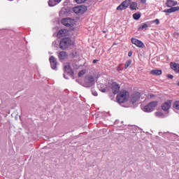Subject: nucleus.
<instances>
[{
  "label": "nucleus",
  "mask_w": 179,
  "mask_h": 179,
  "mask_svg": "<svg viewBox=\"0 0 179 179\" xmlns=\"http://www.w3.org/2000/svg\"><path fill=\"white\" fill-rule=\"evenodd\" d=\"M177 3H178L177 1L174 0H166V6L167 8H171L164 10V13H173L174 12H177L178 10H179V6L173 7V6H176Z\"/></svg>",
  "instance_id": "1"
},
{
  "label": "nucleus",
  "mask_w": 179,
  "mask_h": 179,
  "mask_svg": "<svg viewBox=\"0 0 179 179\" xmlns=\"http://www.w3.org/2000/svg\"><path fill=\"white\" fill-rule=\"evenodd\" d=\"M116 99L117 103H120V104L122 103H125V101H128V99H129V92L126 90H120V93L117 95Z\"/></svg>",
  "instance_id": "2"
},
{
  "label": "nucleus",
  "mask_w": 179,
  "mask_h": 179,
  "mask_svg": "<svg viewBox=\"0 0 179 179\" xmlns=\"http://www.w3.org/2000/svg\"><path fill=\"white\" fill-rule=\"evenodd\" d=\"M159 105V101H154L148 103L147 105L144 106L143 110L145 113H152L156 107Z\"/></svg>",
  "instance_id": "3"
},
{
  "label": "nucleus",
  "mask_w": 179,
  "mask_h": 179,
  "mask_svg": "<svg viewBox=\"0 0 179 179\" xmlns=\"http://www.w3.org/2000/svg\"><path fill=\"white\" fill-rule=\"evenodd\" d=\"M72 44H73L72 39L70 38H64L59 43V48H61V50H66V48H68V47L72 45Z\"/></svg>",
  "instance_id": "4"
},
{
  "label": "nucleus",
  "mask_w": 179,
  "mask_h": 179,
  "mask_svg": "<svg viewBox=\"0 0 179 179\" xmlns=\"http://www.w3.org/2000/svg\"><path fill=\"white\" fill-rule=\"evenodd\" d=\"M94 85V77L92 76H87L84 80L83 86L84 87H92Z\"/></svg>",
  "instance_id": "5"
},
{
  "label": "nucleus",
  "mask_w": 179,
  "mask_h": 179,
  "mask_svg": "<svg viewBox=\"0 0 179 179\" xmlns=\"http://www.w3.org/2000/svg\"><path fill=\"white\" fill-rule=\"evenodd\" d=\"M61 23L66 27H73V24H75V20H72L70 17H66L62 20Z\"/></svg>",
  "instance_id": "6"
},
{
  "label": "nucleus",
  "mask_w": 179,
  "mask_h": 179,
  "mask_svg": "<svg viewBox=\"0 0 179 179\" xmlns=\"http://www.w3.org/2000/svg\"><path fill=\"white\" fill-rule=\"evenodd\" d=\"M73 10L76 15H83V13L87 10V8L85 6H79L74 7Z\"/></svg>",
  "instance_id": "7"
},
{
  "label": "nucleus",
  "mask_w": 179,
  "mask_h": 179,
  "mask_svg": "<svg viewBox=\"0 0 179 179\" xmlns=\"http://www.w3.org/2000/svg\"><path fill=\"white\" fill-rule=\"evenodd\" d=\"M131 5V0H125L117 7V10H124Z\"/></svg>",
  "instance_id": "8"
},
{
  "label": "nucleus",
  "mask_w": 179,
  "mask_h": 179,
  "mask_svg": "<svg viewBox=\"0 0 179 179\" xmlns=\"http://www.w3.org/2000/svg\"><path fill=\"white\" fill-rule=\"evenodd\" d=\"M139 99H141V93L136 92H134L130 96V101H131V103H133L134 104V103H136V101H138Z\"/></svg>",
  "instance_id": "9"
},
{
  "label": "nucleus",
  "mask_w": 179,
  "mask_h": 179,
  "mask_svg": "<svg viewBox=\"0 0 179 179\" xmlns=\"http://www.w3.org/2000/svg\"><path fill=\"white\" fill-rule=\"evenodd\" d=\"M131 43L132 44H134V45H136V47H138L139 48H143V47H145V44H143V42L135 38H131Z\"/></svg>",
  "instance_id": "10"
},
{
  "label": "nucleus",
  "mask_w": 179,
  "mask_h": 179,
  "mask_svg": "<svg viewBox=\"0 0 179 179\" xmlns=\"http://www.w3.org/2000/svg\"><path fill=\"white\" fill-rule=\"evenodd\" d=\"M171 103H173L171 100H168L166 102L164 103L162 105V109L163 111H169L171 108Z\"/></svg>",
  "instance_id": "11"
},
{
  "label": "nucleus",
  "mask_w": 179,
  "mask_h": 179,
  "mask_svg": "<svg viewBox=\"0 0 179 179\" xmlns=\"http://www.w3.org/2000/svg\"><path fill=\"white\" fill-rule=\"evenodd\" d=\"M112 86V92L113 93V94H117V93H118V92H120V85H118V83L113 82L111 84Z\"/></svg>",
  "instance_id": "12"
},
{
  "label": "nucleus",
  "mask_w": 179,
  "mask_h": 179,
  "mask_svg": "<svg viewBox=\"0 0 179 179\" xmlns=\"http://www.w3.org/2000/svg\"><path fill=\"white\" fill-rule=\"evenodd\" d=\"M49 61L52 69H57V59H55L54 56H51L49 59Z\"/></svg>",
  "instance_id": "13"
},
{
  "label": "nucleus",
  "mask_w": 179,
  "mask_h": 179,
  "mask_svg": "<svg viewBox=\"0 0 179 179\" xmlns=\"http://www.w3.org/2000/svg\"><path fill=\"white\" fill-rule=\"evenodd\" d=\"M170 66L172 70L174 71L176 73H179V64H177L176 62H171Z\"/></svg>",
  "instance_id": "14"
},
{
  "label": "nucleus",
  "mask_w": 179,
  "mask_h": 179,
  "mask_svg": "<svg viewBox=\"0 0 179 179\" xmlns=\"http://www.w3.org/2000/svg\"><path fill=\"white\" fill-rule=\"evenodd\" d=\"M67 33H68V31L66 29H60L57 32V37L58 38H62V37H65V36H66Z\"/></svg>",
  "instance_id": "15"
},
{
  "label": "nucleus",
  "mask_w": 179,
  "mask_h": 179,
  "mask_svg": "<svg viewBox=\"0 0 179 179\" xmlns=\"http://www.w3.org/2000/svg\"><path fill=\"white\" fill-rule=\"evenodd\" d=\"M64 71L66 73H72V68H71V64H69V63H66L64 65Z\"/></svg>",
  "instance_id": "16"
},
{
  "label": "nucleus",
  "mask_w": 179,
  "mask_h": 179,
  "mask_svg": "<svg viewBox=\"0 0 179 179\" xmlns=\"http://www.w3.org/2000/svg\"><path fill=\"white\" fill-rule=\"evenodd\" d=\"M129 8L131 10H136L138 9V3L136 2H131L130 1Z\"/></svg>",
  "instance_id": "17"
},
{
  "label": "nucleus",
  "mask_w": 179,
  "mask_h": 179,
  "mask_svg": "<svg viewBox=\"0 0 179 179\" xmlns=\"http://www.w3.org/2000/svg\"><path fill=\"white\" fill-rule=\"evenodd\" d=\"M150 73V75H155L157 76H159L162 75V70H152Z\"/></svg>",
  "instance_id": "18"
},
{
  "label": "nucleus",
  "mask_w": 179,
  "mask_h": 179,
  "mask_svg": "<svg viewBox=\"0 0 179 179\" xmlns=\"http://www.w3.org/2000/svg\"><path fill=\"white\" fill-rule=\"evenodd\" d=\"M66 57H67L66 52H65V51L59 52V59H65V58H66Z\"/></svg>",
  "instance_id": "19"
},
{
  "label": "nucleus",
  "mask_w": 179,
  "mask_h": 179,
  "mask_svg": "<svg viewBox=\"0 0 179 179\" xmlns=\"http://www.w3.org/2000/svg\"><path fill=\"white\" fill-rule=\"evenodd\" d=\"M48 5L49 6H55V5H58V3L56 0H49Z\"/></svg>",
  "instance_id": "20"
},
{
  "label": "nucleus",
  "mask_w": 179,
  "mask_h": 179,
  "mask_svg": "<svg viewBox=\"0 0 179 179\" xmlns=\"http://www.w3.org/2000/svg\"><path fill=\"white\" fill-rule=\"evenodd\" d=\"M131 64H132V60L131 59L127 60L124 64V69H128Z\"/></svg>",
  "instance_id": "21"
},
{
  "label": "nucleus",
  "mask_w": 179,
  "mask_h": 179,
  "mask_svg": "<svg viewBox=\"0 0 179 179\" xmlns=\"http://www.w3.org/2000/svg\"><path fill=\"white\" fill-rule=\"evenodd\" d=\"M133 19H134V20H139V19H141V14L140 13H134L133 15Z\"/></svg>",
  "instance_id": "22"
},
{
  "label": "nucleus",
  "mask_w": 179,
  "mask_h": 179,
  "mask_svg": "<svg viewBox=\"0 0 179 179\" xmlns=\"http://www.w3.org/2000/svg\"><path fill=\"white\" fill-rule=\"evenodd\" d=\"M173 108H176V110H179V101H176L173 103Z\"/></svg>",
  "instance_id": "23"
},
{
  "label": "nucleus",
  "mask_w": 179,
  "mask_h": 179,
  "mask_svg": "<svg viewBox=\"0 0 179 179\" xmlns=\"http://www.w3.org/2000/svg\"><path fill=\"white\" fill-rule=\"evenodd\" d=\"M85 73H86V70H81L78 73V78H82V76H83V75H85Z\"/></svg>",
  "instance_id": "24"
},
{
  "label": "nucleus",
  "mask_w": 179,
  "mask_h": 179,
  "mask_svg": "<svg viewBox=\"0 0 179 179\" xmlns=\"http://www.w3.org/2000/svg\"><path fill=\"white\" fill-rule=\"evenodd\" d=\"M139 30H143V29H148V24L144 23L143 25H141V27H139Z\"/></svg>",
  "instance_id": "25"
},
{
  "label": "nucleus",
  "mask_w": 179,
  "mask_h": 179,
  "mask_svg": "<svg viewBox=\"0 0 179 179\" xmlns=\"http://www.w3.org/2000/svg\"><path fill=\"white\" fill-rule=\"evenodd\" d=\"M122 69H124V68H122V64H119L117 66V71L120 72V71H122Z\"/></svg>",
  "instance_id": "26"
},
{
  "label": "nucleus",
  "mask_w": 179,
  "mask_h": 179,
  "mask_svg": "<svg viewBox=\"0 0 179 179\" xmlns=\"http://www.w3.org/2000/svg\"><path fill=\"white\" fill-rule=\"evenodd\" d=\"M76 2L77 3H84V2H86V0H76Z\"/></svg>",
  "instance_id": "27"
},
{
  "label": "nucleus",
  "mask_w": 179,
  "mask_h": 179,
  "mask_svg": "<svg viewBox=\"0 0 179 179\" xmlns=\"http://www.w3.org/2000/svg\"><path fill=\"white\" fill-rule=\"evenodd\" d=\"M154 23H156V24H160V21L159 20V19H156L155 20Z\"/></svg>",
  "instance_id": "28"
},
{
  "label": "nucleus",
  "mask_w": 179,
  "mask_h": 179,
  "mask_svg": "<svg viewBox=\"0 0 179 179\" xmlns=\"http://www.w3.org/2000/svg\"><path fill=\"white\" fill-rule=\"evenodd\" d=\"M156 95L155 94H150V99H152L154 100V99H155Z\"/></svg>",
  "instance_id": "29"
},
{
  "label": "nucleus",
  "mask_w": 179,
  "mask_h": 179,
  "mask_svg": "<svg viewBox=\"0 0 179 179\" xmlns=\"http://www.w3.org/2000/svg\"><path fill=\"white\" fill-rule=\"evenodd\" d=\"M167 76L169 79H173V78H174V76L171 74H169Z\"/></svg>",
  "instance_id": "30"
},
{
  "label": "nucleus",
  "mask_w": 179,
  "mask_h": 179,
  "mask_svg": "<svg viewBox=\"0 0 179 179\" xmlns=\"http://www.w3.org/2000/svg\"><path fill=\"white\" fill-rule=\"evenodd\" d=\"M148 0H140L141 3H146Z\"/></svg>",
  "instance_id": "31"
},
{
  "label": "nucleus",
  "mask_w": 179,
  "mask_h": 179,
  "mask_svg": "<svg viewBox=\"0 0 179 179\" xmlns=\"http://www.w3.org/2000/svg\"><path fill=\"white\" fill-rule=\"evenodd\" d=\"M97 62H99L98 59H94L93 60V64H97Z\"/></svg>",
  "instance_id": "32"
},
{
  "label": "nucleus",
  "mask_w": 179,
  "mask_h": 179,
  "mask_svg": "<svg viewBox=\"0 0 179 179\" xmlns=\"http://www.w3.org/2000/svg\"><path fill=\"white\" fill-rule=\"evenodd\" d=\"M101 92L103 93H106V92H107V90H106V88H103V89L101 90Z\"/></svg>",
  "instance_id": "33"
},
{
  "label": "nucleus",
  "mask_w": 179,
  "mask_h": 179,
  "mask_svg": "<svg viewBox=\"0 0 179 179\" xmlns=\"http://www.w3.org/2000/svg\"><path fill=\"white\" fill-rule=\"evenodd\" d=\"M128 55H129V57H132V52H128Z\"/></svg>",
  "instance_id": "34"
},
{
  "label": "nucleus",
  "mask_w": 179,
  "mask_h": 179,
  "mask_svg": "<svg viewBox=\"0 0 179 179\" xmlns=\"http://www.w3.org/2000/svg\"><path fill=\"white\" fill-rule=\"evenodd\" d=\"M93 96H97V93L96 92H92Z\"/></svg>",
  "instance_id": "35"
},
{
  "label": "nucleus",
  "mask_w": 179,
  "mask_h": 179,
  "mask_svg": "<svg viewBox=\"0 0 179 179\" xmlns=\"http://www.w3.org/2000/svg\"><path fill=\"white\" fill-rule=\"evenodd\" d=\"M57 1L58 3H59V2H61V1L62 0H56Z\"/></svg>",
  "instance_id": "36"
},
{
  "label": "nucleus",
  "mask_w": 179,
  "mask_h": 179,
  "mask_svg": "<svg viewBox=\"0 0 179 179\" xmlns=\"http://www.w3.org/2000/svg\"><path fill=\"white\" fill-rule=\"evenodd\" d=\"M159 112L156 113V115H159Z\"/></svg>",
  "instance_id": "37"
},
{
  "label": "nucleus",
  "mask_w": 179,
  "mask_h": 179,
  "mask_svg": "<svg viewBox=\"0 0 179 179\" xmlns=\"http://www.w3.org/2000/svg\"><path fill=\"white\" fill-rule=\"evenodd\" d=\"M176 85H177V86H179V82H178V83H176Z\"/></svg>",
  "instance_id": "38"
},
{
  "label": "nucleus",
  "mask_w": 179,
  "mask_h": 179,
  "mask_svg": "<svg viewBox=\"0 0 179 179\" xmlns=\"http://www.w3.org/2000/svg\"><path fill=\"white\" fill-rule=\"evenodd\" d=\"M10 1H12V0H10Z\"/></svg>",
  "instance_id": "39"
}]
</instances>
